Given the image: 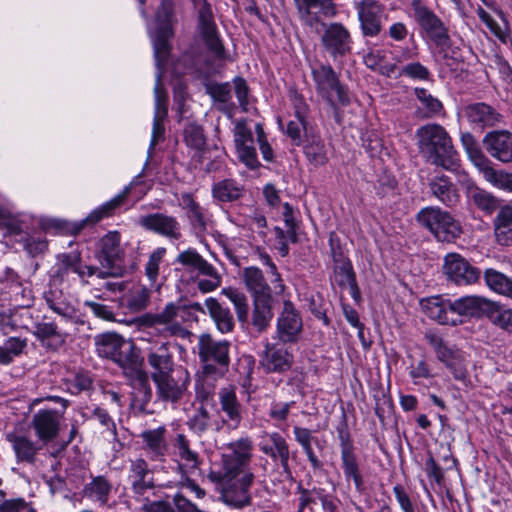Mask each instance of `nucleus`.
I'll return each instance as SVG.
<instances>
[{"mask_svg":"<svg viewBox=\"0 0 512 512\" xmlns=\"http://www.w3.org/2000/svg\"><path fill=\"white\" fill-rule=\"evenodd\" d=\"M221 463V470L210 472L209 478L221 485L227 503L235 507L249 505V489L254 482L250 463L226 456L221 457Z\"/></svg>","mask_w":512,"mask_h":512,"instance_id":"f257e3e1","label":"nucleus"},{"mask_svg":"<svg viewBox=\"0 0 512 512\" xmlns=\"http://www.w3.org/2000/svg\"><path fill=\"white\" fill-rule=\"evenodd\" d=\"M420 153L432 164L459 173L460 164L456 150L447 131L439 124H427L416 131Z\"/></svg>","mask_w":512,"mask_h":512,"instance_id":"f03ea898","label":"nucleus"},{"mask_svg":"<svg viewBox=\"0 0 512 512\" xmlns=\"http://www.w3.org/2000/svg\"><path fill=\"white\" fill-rule=\"evenodd\" d=\"M230 346L227 340H215L210 334H201L198 339V356L205 373L225 376L230 365Z\"/></svg>","mask_w":512,"mask_h":512,"instance_id":"7ed1b4c3","label":"nucleus"},{"mask_svg":"<svg viewBox=\"0 0 512 512\" xmlns=\"http://www.w3.org/2000/svg\"><path fill=\"white\" fill-rule=\"evenodd\" d=\"M416 219L420 226L441 242H452L462 233L460 223L448 211L437 206L422 208L417 213Z\"/></svg>","mask_w":512,"mask_h":512,"instance_id":"20e7f679","label":"nucleus"},{"mask_svg":"<svg viewBox=\"0 0 512 512\" xmlns=\"http://www.w3.org/2000/svg\"><path fill=\"white\" fill-rule=\"evenodd\" d=\"M173 3L163 0L156 13V27L150 31L156 64H165L169 61L171 45L169 40L173 37L172 29Z\"/></svg>","mask_w":512,"mask_h":512,"instance_id":"39448f33","label":"nucleus"},{"mask_svg":"<svg viewBox=\"0 0 512 512\" xmlns=\"http://www.w3.org/2000/svg\"><path fill=\"white\" fill-rule=\"evenodd\" d=\"M424 339L433 349L437 360L452 373L455 380L467 379V360L463 351L449 346L439 334L432 331L425 333Z\"/></svg>","mask_w":512,"mask_h":512,"instance_id":"423d86ee","label":"nucleus"},{"mask_svg":"<svg viewBox=\"0 0 512 512\" xmlns=\"http://www.w3.org/2000/svg\"><path fill=\"white\" fill-rule=\"evenodd\" d=\"M96 351L100 357L111 359L123 368L136 362L134 346L116 333H105L95 340Z\"/></svg>","mask_w":512,"mask_h":512,"instance_id":"0eeeda50","label":"nucleus"},{"mask_svg":"<svg viewBox=\"0 0 512 512\" xmlns=\"http://www.w3.org/2000/svg\"><path fill=\"white\" fill-rule=\"evenodd\" d=\"M462 140L469 159L484 179L499 189L512 191V173L495 170L492 162L479 149L471 135L463 137Z\"/></svg>","mask_w":512,"mask_h":512,"instance_id":"6e6552de","label":"nucleus"},{"mask_svg":"<svg viewBox=\"0 0 512 512\" xmlns=\"http://www.w3.org/2000/svg\"><path fill=\"white\" fill-rule=\"evenodd\" d=\"M337 434L341 452V468L345 480L348 483L353 482L356 491L363 493L365 491L364 478L355 453L353 440L345 423L337 427Z\"/></svg>","mask_w":512,"mask_h":512,"instance_id":"1a4fd4ad","label":"nucleus"},{"mask_svg":"<svg viewBox=\"0 0 512 512\" xmlns=\"http://www.w3.org/2000/svg\"><path fill=\"white\" fill-rule=\"evenodd\" d=\"M312 74L318 93L330 106L335 108L337 105L345 106L349 104L347 91L340 84L338 75L331 66H314Z\"/></svg>","mask_w":512,"mask_h":512,"instance_id":"9d476101","label":"nucleus"},{"mask_svg":"<svg viewBox=\"0 0 512 512\" xmlns=\"http://www.w3.org/2000/svg\"><path fill=\"white\" fill-rule=\"evenodd\" d=\"M182 311H184L183 305L169 302L160 312L147 315L145 323L164 338L174 336L184 338L188 331L177 322V317Z\"/></svg>","mask_w":512,"mask_h":512,"instance_id":"9b49d317","label":"nucleus"},{"mask_svg":"<svg viewBox=\"0 0 512 512\" xmlns=\"http://www.w3.org/2000/svg\"><path fill=\"white\" fill-rule=\"evenodd\" d=\"M220 420L215 421V430L220 431L224 427L235 430L240 427L243 420L244 408L239 401L236 388L232 385L222 387L218 391Z\"/></svg>","mask_w":512,"mask_h":512,"instance_id":"f8f14e48","label":"nucleus"},{"mask_svg":"<svg viewBox=\"0 0 512 512\" xmlns=\"http://www.w3.org/2000/svg\"><path fill=\"white\" fill-rule=\"evenodd\" d=\"M156 385L157 393L166 401H178L186 391L190 375L182 366L174 369L173 372H165L152 378Z\"/></svg>","mask_w":512,"mask_h":512,"instance_id":"ddd939ff","label":"nucleus"},{"mask_svg":"<svg viewBox=\"0 0 512 512\" xmlns=\"http://www.w3.org/2000/svg\"><path fill=\"white\" fill-rule=\"evenodd\" d=\"M259 450L269 457L274 463H279L283 473L291 477L289 465L290 449L287 440L279 432L263 431L259 435Z\"/></svg>","mask_w":512,"mask_h":512,"instance_id":"4468645a","label":"nucleus"},{"mask_svg":"<svg viewBox=\"0 0 512 512\" xmlns=\"http://www.w3.org/2000/svg\"><path fill=\"white\" fill-rule=\"evenodd\" d=\"M443 271L447 279L458 286L472 285L480 279L481 275L478 268L457 253H449L445 256Z\"/></svg>","mask_w":512,"mask_h":512,"instance_id":"2eb2a0df","label":"nucleus"},{"mask_svg":"<svg viewBox=\"0 0 512 512\" xmlns=\"http://www.w3.org/2000/svg\"><path fill=\"white\" fill-rule=\"evenodd\" d=\"M302 329L300 312L290 300H284L276 322L277 338L283 343H294L299 339Z\"/></svg>","mask_w":512,"mask_h":512,"instance_id":"dca6fc26","label":"nucleus"},{"mask_svg":"<svg viewBox=\"0 0 512 512\" xmlns=\"http://www.w3.org/2000/svg\"><path fill=\"white\" fill-rule=\"evenodd\" d=\"M63 417V411L51 408H43L34 413L31 427L38 440L43 444L54 440L59 434Z\"/></svg>","mask_w":512,"mask_h":512,"instance_id":"f3484780","label":"nucleus"},{"mask_svg":"<svg viewBox=\"0 0 512 512\" xmlns=\"http://www.w3.org/2000/svg\"><path fill=\"white\" fill-rule=\"evenodd\" d=\"M235 149L240 162L249 169H257L260 162L257 157L252 130L246 121H238L233 129Z\"/></svg>","mask_w":512,"mask_h":512,"instance_id":"a211bd4d","label":"nucleus"},{"mask_svg":"<svg viewBox=\"0 0 512 512\" xmlns=\"http://www.w3.org/2000/svg\"><path fill=\"white\" fill-rule=\"evenodd\" d=\"M415 19L428 40L439 46L448 44L450 40L448 29L433 11L425 6H417Z\"/></svg>","mask_w":512,"mask_h":512,"instance_id":"6ab92c4d","label":"nucleus"},{"mask_svg":"<svg viewBox=\"0 0 512 512\" xmlns=\"http://www.w3.org/2000/svg\"><path fill=\"white\" fill-rule=\"evenodd\" d=\"M127 481L136 500H141L148 490L155 487L153 472L144 458L128 461Z\"/></svg>","mask_w":512,"mask_h":512,"instance_id":"aec40b11","label":"nucleus"},{"mask_svg":"<svg viewBox=\"0 0 512 512\" xmlns=\"http://www.w3.org/2000/svg\"><path fill=\"white\" fill-rule=\"evenodd\" d=\"M330 242H332V238ZM331 254L333 258V281L341 288H349L352 297L356 299L359 297V291L351 261L333 243H331Z\"/></svg>","mask_w":512,"mask_h":512,"instance_id":"412c9836","label":"nucleus"},{"mask_svg":"<svg viewBox=\"0 0 512 512\" xmlns=\"http://www.w3.org/2000/svg\"><path fill=\"white\" fill-rule=\"evenodd\" d=\"M294 362L292 352L284 345L267 343L262 353L260 365L267 373H285Z\"/></svg>","mask_w":512,"mask_h":512,"instance_id":"4be33fe9","label":"nucleus"},{"mask_svg":"<svg viewBox=\"0 0 512 512\" xmlns=\"http://www.w3.org/2000/svg\"><path fill=\"white\" fill-rule=\"evenodd\" d=\"M423 313L441 325L456 326L462 323L457 316H453L451 299L441 295L428 297L420 301Z\"/></svg>","mask_w":512,"mask_h":512,"instance_id":"5701e85b","label":"nucleus"},{"mask_svg":"<svg viewBox=\"0 0 512 512\" xmlns=\"http://www.w3.org/2000/svg\"><path fill=\"white\" fill-rule=\"evenodd\" d=\"M142 442V450L151 461H164L169 451L167 429L159 426L153 429H146L139 435Z\"/></svg>","mask_w":512,"mask_h":512,"instance_id":"b1692460","label":"nucleus"},{"mask_svg":"<svg viewBox=\"0 0 512 512\" xmlns=\"http://www.w3.org/2000/svg\"><path fill=\"white\" fill-rule=\"evenodd\" d=\"M482 142L491 157L502 163L512 162V133L506 130L491 131Z\"/></svg>","mask_w":512,"mask_h":512,"instance_id":"393cba45","label":"nucleus"},{"mask_svg":"<svg viewBox=\"0 0 512 512\" xmlns=\"http://www.w3.org/2000/svg\"><path fill=\"white\" fill-rule=\"evenodd\" d=\"M361 28L366 36H376L381 30L383 6L376 0H362L357 4Z\"/></svg>","mask_w":512,"mask_h":512,"instance_id":"a878e982","label":"nucleus"},{"mask_svg":"<svg viewBox=\"0 0 512 512\" xmlns=\"http://www.w3.org/2000/svg\"><path fill=\"white\" fill-rule=\"evenodd\" d=\"M6 440L11 444L17 462L29 464L36 461L37 454L45 445L39 440H32L28 435L16 431L6 434Z\"/></svg>","mask_w":512,"mask_h":512,"instance_id":"bb28decb","label":"nucleus"},{"mask_svg":"<svg viewBox=\"0 0 512 512\" xmlns=\"http://www.w3.org/2000/svg\"><path fill=\"white\" fill-rule=\"evenodd\" d=\"M301 19L312 26L335 13L332 0H294Z\"/></svg>","mask_w":512,"mask_h":512,"instance_id":"cd10ccee","label":"nucleus"},{"mask_svg":"<svg viewBox=\"0 0 512 512\" xmlns=\"http://www.w3.org/2000/svg\"><path fill=\"white\" fill-rule=\"evenodd\" d=\"M173 343L162 342L159 346L152 347L147 352V363L152 369L151 378L165 372H173L178 366L174 362L171 348Z\"/></svg>","mask_w":512,"mask_h":512,"instance_id":"c85d7f7f","label":"nucleus"},{"mask_svg":"<svg viewBox=\"0 0 512 512\" xmlns=\"http://www.w3.org/2000/svg\"><path fill=\"white\" fill-rule=\"evenodd\" d=\"M144 228L170 239L178 240L181 237V227L177 219L161 213L150 214L140 218Z\"/></svg>","mask_w":512,"mask_h":512,"instance_id":"c756f323","label":"nucleus"},{"mask_svg":"<svg viewBox=\"0 0 512 512\" xmlns=\"http://www.w3.org/2000/svg\"><path fill=\"white\" fill-rule=\"evenodd\" d=\"M431 194L446 206H454L459 202L460 195L451 179L445 174L438 173L428 181Z\"/></svg>","mask_w":512,"mask_h":512,"instance_id":"7c9ffc66","label":"nucleus"},{"mask_svg":"<svg viewBox=\"0 0 512 512\" xmlns=\"http://www.w3.org/2000/svg\"><path fill=\"white\" fill-rule=\"evenodd\" d=\"M322 41L328 53L334 58L342 56L350 50V36L348 31L340 24L329 26Z\"/></svg>","mask_w":512,"mask_h":512,"instance_id":"2f4dec72","label":"nucleus"},{"mask_svg":"<svg viewBox=\"0 0 512 512\" xmlns=\"http://www.w3.org/2000/svg\"><path fill=\"white\" fill-rule=\"evenodd\" d=\"M163 71H158L156 74V85L154 88L155 91V111H154V119H153V127H152V135L151 141L148 149L149 155H151L156 144L163 139L165 133L164 127V119L167 116V108L160 96L159 87L161 82Z\"/></svg>","mask_w":512,"mask_h":512,"instance_id":"473e14b6","label":"nucleus"},{"mask_svg":"<svg viewBox=\"0 0 512 512\" xmlns=\"http://www.w3.org/2000/svg\"><path fill=\"white\" fill-rule=\"evenodd\" d=\"M173 455L179 463V468L186 467L195 470L199 467L201 461L197 451L191 446V441L185 434L179 433L175 436L173 442Z\"/></svg>","mask_w":512,"mask_h":512,"instance_id":"72a5a7b5","label":"nucleus"},{"mask_svg":"<svg viewBox=\"0 0 512 512\" xmlns=\"http://www.w3.org/2000/svg\"><path fill=\"white\" fill-rule=\"evenodd\" d=\"M199 28L206 46L214 54L216 59L227 60L224 56L223 45L217 35L216 25L210 12L202 11L200 13Z\"/></svg>","mask_w":512,"mask_h":512,"instance_id":"f704fd0d","label":"nucleus"},{"mask_svg":"<svg viewBox=\"0 0 512 512\" xmlns=\"http://www.w3.org/2000/svg\"><path fill=\"white\" fill-rule=\"evenodd\" d=\"M453 316L459 319L463 316L473 317L480 315L490 304V302L481 296L466 295L452 300Z\"/></svg>","mask_w":512,"mask_h":512,"instance_id":"c9c22d12","label":"nucleus"},{"mask_svg":"<svg viewBox=\"0 0 512 512\" xmlns=\"http://www.w3.org/2000/svg\"><path fill=\"white\" fill-rule=\"evenodd\" d=\"M112 492V483L103 475L92 476L82 489V496L104 506L108 503Z\"/></svg>","mask_w":512,"mask_h":512,"instance_id":"e433bc0d","label":"nucleus"},{"mask_svg":"<svg viewBox=\"0 0 512 512\" xmlns=\"http://www.w3.org/2000/svg\"><path fill=\"white\" fill-rule=\"evenodd\" d=\"M205 307L220 333L226 334L233 331L235 322L228 307H224L213 297H209L205 300Z\"/></svg>","mask_w":512,"mask_h":512,"instance_id":"4c0bfd02","label":"nucleus"},{"mask_svg":"<svg viewBox=\"0 0 512 512\" xmlns=\"http://www.w3.org/2000/svg\"><path fill=\"white\" fill-rule=\"evenodd\" d=\"M242 279L246 289L250 292L252 299L271 296V288L267 283L261 269L249 266L243 269Z\"/></svg>","mask_w":512,"mask_h":512,"instance_id":"58836bf2","label":"nucleus"},{"mask_svg":"<svg viewBox=\"0 0 512 512\" xmlns=\"http://www.w3.org/2000/svg\"><path fill=\"white\" fill-rule=\"evenodd\" d=\"M252 300L251 324L256 332L263 333L269 328L273 318L271 296L255 297Z\"/></svg>","mask_w":512,"mask_h":512,"instance_id":"ea45409f","label":"nucleus"},{"mask_svg":"<svg viewBox=\"0 0 512 512\" xmlns=\"http://www.w3.org/2000/svg\"><path fill=\"white\" fill-rule=\"evenodd\" d=\"M134 184V181L129 185L125 186L123 190L113 197L111 200L102 204L101 206L94 209L84 220V223L96 224L104 218L111 216L114 211L119 208L126 198L128 197L131 187Z\"/></svg>","mask_w":512,"mask_h":512,"instance_id":"a19ab883","label":"nucleus"},{"mask_svg":"<svg viewBox=\"0 0 512 512\" xmlns=\"http://www.w3.org/2000/svg\"><path fill=\"white\" fill-rule=\"evenodd\" d=\"M468 120L480 127L494 126L500 121V114L485 103H475L466 107Z\"/></svg>","mask_w":512,"mask_h":512,"instance_id":"79ce46f5","label":"nucleus"},{"mask_svg":"<svg viewBox=\"0 0 512 512\" xmlns=\"http://www.w3.org/2000/svg\"><path fill=\"white\" fill-rule=\"evenodd\" d=\"M43 297L47 306L62 318L70 320L77 316L76 309L66 300L61 290L50 288L44 292Z\"/></svg>","mask_w":512,"mask_h":512,"instance_id":"37998d69","label":"nucleus"},{"mask_svg":"<svg viewBox=\"0 0 512 512\" xmlns=\"http://www.w3.org/2000/svg\"><path fill=\"white\" fill-rule=\"evenodd\" d=\"M278 125L280 129L290 138L295 146H300L307 140L309 136L308 122L305 117H294L290 119L286 125L278 118Z\"/></svg>","mask_w":512,"mask_h":512,"instance_id":"c03bdc74","label":"nucleus"},{"mask_svg":"<svg viewBox=\"0 0 512 512\" xmlns=\"http://www.w3.org/2000/svg\"><path fill=\"white\" fill-rule=\"evenodd\" d=\"M496 241L503 246L512 245V207L502 208L495 218Z\"/></svg>","mask_w":512,"mask_h":512,"instance_id":"a18cd8bd","label":"nucleus"},{"mask_svg":"<svg viewBox=\"0 0 512 512\" xmlns=\"http://www.w3.org/2000/svg\"><path fill=\"white\" fill-rule=\"evenodd\" d=\"M409 376L414 385L429 387L435 384L437 374L426 359H419L410 364Z\"/></svg>","mask_w":512,"mask_h":512,"instance_id":"49530a36","label":"nucleus"},{"mask_svg":"<svg viewBox=\"0 0 512 512\" xmlns=\"http://www.w3.org/2000/svg\"><path fill=\"white\" fill-rule=\"evenodd\" d=\"M212 196L220 202H233L243 194V187L233 179H223L212 185Z\"/></svg>","mask_w":512,"mask_h":512,"instance_id":"de8ad7c7","label":"nucleus"},{"mask_svg":"<svg viewBox=\"0 0 512 512\" xmlns=\"http://www.w3.org/2000/svg\"><path fill=\"white\" fill-rule=\"evenodd\" d=\"M486 285L493 292L512 298V278L493 268L484 271Z\"/></svg>","mask_w":512,"mask_h":512,"instance_id":"09e8293b","label":"nucleus"},{"mask_svg":"<svg viewBox=\"0 0 512 512\" xmlns=\"http://www.w3.org/2000/svg\"><path fill=\"white\" fill-rule=\"evenodd\" d=\"M224 376H212L205 373V369L202 368L197 374L195 383V397L200 403H207L212 400L215 394L216 381L223 378Z\"/></svg>","mask_w":512,"mask_h":512,"instance_id":"8fccbe9b","label":"nucleus"},{"mask_svg":"<svg viewBox=\"0 0 512 512\" xmlns=\"http://www.w3.org/2000/svg\"><path fill=\"white\" fill-rule=\"evenodd\" d=\"M176 262L187 267L190 270H196L199 274H210L213 271V265L205 260L195 249H187L181 252Z\"/></svg>","mask_w":512,"mask_h":512,"instance_id":"3c124183","label":"nucleus"},{"mask_svg":"<svg viewBox=\"0 0 512 512\" xmlns=\"http://www.w3.org/2000/svg\"><path fill=\"white\" fill-rule=\"evenodd\" d=\"M304 146L307 160L315 167L324 166L328 162L327 151L324 142L317 136H310Z\"/></svg>","mask_w":512,"mask_h":512,"instance_id":"603ef678","label":"nucleus"},{"mask_svg":"<svg viewBox=\"0 0 512 512\" xmlns=\"http://www.w3.org/2000/svg\"><path fill=\"white\" fill-rule=\"evenodd\" d=\"M120 241L121 237L117 231L108 232L100 239L99 249L107 264L120 258L122 253Z\"/></svg>","mask_w":512,"mask_h":512,"instance_id":"864d4df0","label":"nucleus"},{"mask_svg":"<svg viewBox=\"0 0 512 512\" xmlns=\"http://www.w3.org/2000/svg\"><path fill=\"white\" fill-rule=\"evenodd\" d=\"M183 208L187 211V216L191 224L200 230L206 229L207 219L204 209L194 200L189 193H184L181 197Z\"/></svg>","mask_w":512,"mask_h":512,"instance_id":"5fc2aeb1","label":"nucleus"},{"mask_svg":"<svg viewBox=\"0 0 512 512\" xmlns=\"http://www.w3.org/2000/svg\"><path fill=\"white\" fill-rule=\"evenodd\" d=\"M27 346V339L10 337L0 345V365L10 364Z\"/></svg>","mask_w":512,"mask_h":512,"instance_id":"6e6d98bb","label":"nucleus"},{"mask_svg":"<svg viewBox=\"0 0 512 512\" xmlns=\"http://www.w3.org/2000/svg\"><path fill=\"white\" fill-rule=\"evenodd\" d=\"M227 449L229 452L224 453L222 456L251 463L253 442L250 437H241L233 442L228 443Z\"/></svg>","mask_w":512,"mask_h":512,"instance_id":"4d7b16f0","label":"nucleus"},{"mask_svg":"<svg viewBox=\"0 0 512 512\" xmlns=\"http://www.w3.org/2000/svg\"><path fill=\"white\" fill-rule=\"evenodd\" d=\"M187 425L193 432L201 435L210 427H215V422H212L210 412L205 407L204 403H201L194 414L188 418Z\"/></svg>","mask_w":512,"mask_h":512,"instance_id":"13d9d810","label":"nucleus"},{"mask_svg":"<svg viewBox=\"0 0 512 512\" xmlns=\"http://www.w3.org/2000/svg\"><path fill=\"white\" fill-rule=\"evenodd\" d=\"M221 293L233 304L238 320L242 323L246 322L249 311L246 295L232 287L223 288Z\"/></svg>","mask_w":512,"mask_h":512,"instance_id":"bf43d9fd","label":"nucleus"},{"mask_svg":"<svg viewBox=\"0 0 512 512\" xmlns=\"http://www.w3.org/2000/svg\"><path fill=\"white\" fill-rule=\"evenodd\" d=\"M130 310L138 312L146 308L150 299V290L141 284L133 286L125 297Z\"/></svg>","mask_w":512,"mask_h":512,"instance_id":"052dcab7","label":"nucleus"},{"mask_svg":"<svg viewBox=\"0 0 512 512\" xmlns=\"http://www.w3.org/2000/svg\"><path fill=\"white\" fill-rule=\"evenodd\" d=\"M184 140L188 147L194 149L197 153L202 152L206 144L203 128L196 123L187 124L184 129Z\"/></svg>","mask_w":512,"mask_h":512,"instance_id":"680f3d73","label":"nucleus"},{"mask_svg":"<svg viewBox=\"0 0 512 512\" xmlns=\"http://www.w3.org/2000/svg\"><path fill=\"white\" fill-rule=\"evenodd\" d=\"M166 249L163 247L156 248L148 257L145 264V275L151 284H155L160 270V264L164 258Z\"/></svg>","mask_w":512,"mask_h":512,"instance_id":"e2e57ef3","label":"nucleus"},{"mask_svg":"<svg viewBox=\"0 0 512 512\" xmlns=\"http://www.w3.org/2000/svg\"><path fill=\"white\" fill-rule=\"evenodd\" d=\"M35 512L24 498L6 499V492L0 489V512Z\"/></svg>","mask_w":512,"mask_h":512,"instance_id":"0e129e2a","label":"nucleus"},{"mask_svg":"<svg viewBox=\"0 0 512 512\" xmlns=\"http://www.w3.org/2000/svg\"><path fill=\"white\" fill-rule=\"evenodd\" d=\"M469 197L474 205L486 213H492L497 208V200L485 190L475 188L470 191Z\"/></svg>","mask_w":512,"mask_h":512,"instance_id":"69168bd1","label":"nucleus"},{"mask_svg":"<svg viewBox=\"0 0 512 512\" xmlns=\"http://www.w3.org/2000/svg\"><path fill=\"white\" fill-rule=\"evenodd\" d=\"M479 19L487 26L490 32L500 41L505 43L509 36L507 29L502 28L482 7H478L476 10Z\"/></svg>","mask_w":512,"mask_h":512,"instance_id":"338daca9","label":"nucleus"},{"mask_svg":"<svg viewBox=\"0 0 512 512\" xmlns=\"http://www.w3.org/2000/svg\"><path fill=\"white\" fill-rule=\"evenodd\" d=\"M479 19L487 26L490 32L500 41L505 43L509 36L507 29L502 28L482 7H478L476 10Z\"/></svg>","mask_w":512,"mask_h":512,"instance_id":"774afa93","label":"nucleus"}]
</instances>
